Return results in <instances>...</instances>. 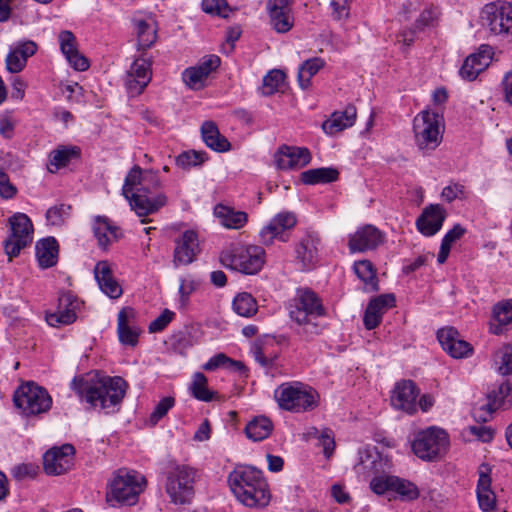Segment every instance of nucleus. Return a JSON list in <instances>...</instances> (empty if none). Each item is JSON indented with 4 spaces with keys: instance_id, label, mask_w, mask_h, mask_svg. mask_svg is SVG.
<instances>
[{
    "instance_id": "1",
    "label": "nucleus",
    "mask_w": 512,
    "mask_h": 512,
    "mask_svg": "<svg viewBox=\"0 0 512 512\" xmlns=\"http://www.w3.org/2000/svg\"><path fill=\"white\" fill-rule=\"evenodd\" d=\"M161 183L156 173L142 171L135 165L127 174L123 185V195L129 200L131 208L139 217H146L157 212L167 203V197L163 193L153 195V191L160 187Z\"/></svg>"
},
{
    "instance_id": "2",
    "label": "nucleus",
    "mask_w": 512,
    "mask_h": 512,
    "mask_svg": "<svg viewBox=\"0 0 512 512\" xmlns=\"http://www.w3.org/2000/svg\"><path fill=\"white\" fill-rule=\"evenodd\" d=\"M71 388L93 408L114 411L120 405L127 383L121 377H75Z\"/></svg>"
},
{
    "instance_id": "3",
    "label": "nucleus",
    "mask_w": 512,
    "mask_h": 512,
    "mask_svg": "<svg viewBox=\"0 0 512 512\" xmlns=\"http://www.w3.org/2000/svg\"><path fill=\"white\" fill-rule=\"evenodd\" d=\"M228 483L236 498L248 507H264L269 503L268 485L260 470L252 466H238L228 476Z\"/></svg>"
},
{
    "instance_id": "4",
    "label": "nucleus",
    "mask_w": 512,
    "mask_h": 512,
    "mask_svg": "<svg viewBox=\"0 0 512 512\" xmlns=\"http://www.w3.org/2000/svg\"><path fill=\"white\" fill-rule=\"evenodd\" d=\"M274 398L282 410L292 413H304L318 407L320 396L311 386L291 381L280 384L274 391Z\"/></svg>"
},
{
    "instance_id": "5",
    "label": "nucleus",
    "mask_w": 512,
    "mask_h": 512,
    "mask_svg": "<svg viewBox=\"0 0 512 512\" xmlns=\"http://www.w3.org/2000/svg\"><path fill=\"white\" fill-rule=\"evenodd\" d=\"M265 251L261 246L231 245L220 254L221 264L243 274H256L264 264Z\"/></svg>"
},
{
    "instance_id": "6",
    "label": "nucleus",
    "mask_w": 512,
    "mask_h": 512,
    "mask_svg": "<svg viewBox=\"0 0 512 512\" xmlns=\"http://www.w3.org/2000/svg\"><path fill=\"white\" fill-rule=\"evenodd\" d=\"M145 478L135 471L118 470L113 477L106 500L114 506L115 503L133 505L143 491Z\"/></svg>"
},
{
    "instance_id": "7",
    "label": "nucleus",
    "mask_w": 512,
    "mask_h": 512,
    "mask_svg": "<svg viewBox=\"0 0 512 512\" xmlns=\"http://www.w3.org/2000/svg\"><path fill=\"white\" fill-rule=\"evenodd\" d=\"M197 470L181 464H174L166 475L165 490L174 504L190 503L194 497Z\"/></svg>"
},
{
    "instance_id": "8",
    "label": "nucleus",
    "mask_w": 512,
    "mask_h": 512,
    "mask_svg": "<svg viewBox=\"0 0 512 512\" xmlns=\"http://www.w3.org/2000/svg\"><path fill=\"white\" fill-rule=\"evenodd\" d=\"M412 451L424 461H436L447 451L448 434L440 428L430 427L418 432L412 441Z\"/></svg>"
},
{
    "instance_id": "9",
    "label": "nucleus",
    "mask_w": 512,
    "mask_h": 512,
    "mask_svg": "<svg viewBox=\"0 0 512 512\" xmlns=\"http://www.w3.org/2000/svg\"><path fill=\"white\" fill-rule=\"evenodd\" d=\"M13 402L25 416H35L51 408L52 398L43 387L34 382H26L14 392Z\"/></svg>"
},
{
    "instance_id": "10",
    "label": "nucleus",
    "mask_w": 512,
    "mask_h": 512,
    "mask_svg": "<svg viewBox=\"0 0 512 512\" xmlns=\"http://www.w3.org/2000/svg\"><path fill=\"white\" fill-rule=\"evenodd\" d=\"M413 132L419 150L424 152L435 150L442 141L439 114L428 110L417 114L413 120Z\"/></svg>"
},
{
    "instance_id": "11",
    "label": "nucleus",
    "mask_w": 512,
    "mask_h": 512,
    "mask_svg": "<svg viewBox=\"0 0 512 512\" xmlns=\"http://www.w3.org/2000/svg\"><path fill=\"white\" fill-rule=\"evenodd\" d=\"M8 222L11 234L4 242L5 253L9 260L17 257L21 250L29 246L33 240V224L30 218L24 213H15Z\"/></svg>"
},
{
    "instance_id": "12",
    "label": "nucleus",
    "mask_w": 512,
    "mask_h": 512,
    "mask_svg": "<svg viewBox=\"0 0 512 512\" xmlns=\"http://www.w3.org/2000/svg\"><path fill=\"white\" fill-rule=\"evenodd\" d=\"M483 25L494 35H512V5L510 3H490L485 5L482 16Z\"/></svg>"
},
{
    "instance_id": "13",
    "label": "nucleus",
    "mask_w": 512,
    "mask_h": 512,
    "mask_svg": "<svg viewBox=\"0 0 512 512\" xmlns=\"http://www.w3.org/2000/svg\"><path fill=\"white\" fill-rule=\"evenodd\" d=\"M296 223V216L292 212L278 213L260 230V242L266 246L272 245L275 239L287 242L289 235L286 231L292 229Z\"/></svg>"
},
{
    "instance_id": "14",
    "label": "nucleus",
    "mask_w": 512,
    "mask_h": 512,
    "mask_svg": "<svg viewBox=\"0 0 512 512\" xmlns=\"http://www.w3.org/2000/svg\"><path fill=\"white\" fill-rule=\"evenodd\" d=\"M75 448L71 444L53 447L43 456V468L48 475H61L73 466Z\"/></svg>"
},
{
    "instance_id": "15",
    "label": "nucleus",
    "mask_w": 512,
    "mask_h": 512,
    "mask_svg": "<svg viewBox=\"0 0 512 512\" xmlns=\"http://www.w3.org/2000/svg\"><path fill=\"white\" fill-rule=\"evenodd\" d=\"M152 61L143 56L134 60L125 76V86L131 96L140 95L151 81Z\"/></svg>"
},
{
    "instance_id": "16",
    "label": "nucleus",
    "mask_w": 512,
    "mask_h": 512,
    "mask_svg": "<svg viewBox=\"0 0 512 512\" xmlns=\"http://www.w3.org/2000/svg\"><path fill=\"white\" fill-rule=\"evenodd\" d=\"M385 235L371 224L359 227L350 234L348 247L350 252H366L377 249L384 243Z\"/></svg>"
},
{
    "instance_id": "17",
    "label": "nucleus",
    "mask_w": 512,
    "mask_h": 512,
    "mask_svg": "<svg viewBox=\"0 0 512 512\" xmlns=\"http://www.w3.org/2000/svg\"><path fill=\"white\" fill-rule=\"evenodd\" d=\"M324 314L321 300L311 290L299 291L290 310V317L294 321H305L306 317H321Z\"/></svg>"
},
{
    "instance_id": "18",
    "label": "nucleus",
    "mask_w": 512,
    "mask_h": 512,
    "mask_svg": "<svg viewBox=\"0 0 512 512\" xmlns=\"http://www.w3.org/2000/svg\"><path fill=\"white\" fill-rule=\"evenodd\" d=\"M418 395L419 390L412 380H402L396 383L392 391L391 404L395 409L414 414L417 411Z\"/></svg>"
},
{
    "instance_id": "19",
    "label": "nucleus",
    "mask_w": 512,
    "mask_h": 512,
    "mask_svg": "<svg viewBox=\"0 0 512 512\" xmlns=\"http://www.w3.org/2000/svg\"><path fill=\"white\" fill-rule=\"evenodd\" d=\"M175 244L173 263L176 267L191 264L200 251L198 236L193 230L184 231Z\"/></svg>"
},
{
    "instance_id": "20",
    "label": "nucleus",
    "mask_w": 512,
    "mask_h": 512,
    "mask_svg": "<svg viewBox=\"0 0 512 512\" xmlns=\"http://www.w3.org/2000/svg\"><path fill=\"white\" fill-rule=\"evenodd\" d=\"M311 161V153L305 147L282 146L275 155V163L281 170L299 169Z\"/></svg>"
},
{
    "instance_id": "21",
    "label": "nucleus",
    "mask_w": 512,
    "mask_h": 512,
    "mask_svg": "<svg viewBox=\"0 0 512 512\" xmlns=\"http://www.w3.org/2000/svg\"><path fill=\"white\" fill-rule=\"evenodd\" d=\"M437 339L442 348L453 358L468 357L473 351L471 344L460 339L458 331L453 327L438 330Z\"/></svg>"
},
{
    "instance_id": "22",
    "label": "nucleus",
    "mask_w": 512,
    "mask_h": 512,
    "mask_svg": "<svg viewBox=\"0 0 512 512\" xmlns=\"http://www.w3.org/2000/svg\"><path fill=\"white\" fill-rule=\"evenodd\" d=\"M80 307L78 299L69 292L62 293L59 297L58 311L46 316L50 326L68 325L76 320V310Z\"/></svg>"
},
{
    "instance_id": "23",
    "label": "nucleus",
    "mask_w": 512,
    "mask_h": 512,
    "mask_svg": "<svg viewBox=\"0 0 512 512\" xmlns=\"http://www.w3.org/2000/svg\"><path fill=\"white\" fill-rule=\"evenodd\" d=\"M445 218V209L439 204H431L417 218L416 227L421 234L430 237L441 229Z\"/></svg>"
},
{
    "instance_id": "24",
    "label": "nucleus",
    "mask_w": 512,
    "mask_h": 512,
    "mask_svg": "<svg viewBox=\"0 0 512 512\" xmlns=\"http://www.w3.org/2000/svg\"><path fill=\"white\" fill-rule=\"evenodd\" d=\"M395 305L393 294H382L372 299L365 310L363 323L367 330L375 329L381 322L384 313Z\"/></svg>"
},
{
    "instance_id": "25",
    "label": "nucleus",
    "mask_w": 512,
    "mask_h": 512,
    "mask_svg": "<svg viewBox=\"0 0 512 512\" xmlns=\"http://www.w3.org/2000/svg\"><path fill=\"white\" fill-rule=\"evenodd\" d=\"M94 276L100 290L111 299L119 298L122 287L114 277L111 267L107 261H99L94 267Z\"/></svg>"
},
{
    "instance_id": "26",
    "label": "nucleus",
    "mask_w": 512,
    "mask_h": 512,
    "mask_svg": "<svg viewBox=\"0 0 512 512\" xmlns=\"http://www.w3.org/2000/svg\"><path fill=\"white\" fill-rule=\"evenodd\" d=\"M136 312L131 307H124L118 313L117 318V332L119 341L124 345L136 346L140 329L131 326L130 323L135 319Z\"/></svg>"
},
{
    "instance_id": "27",
    "label": "nucleus",
    "mask_w": 512,
    "mask_h": 512,
    "mask_svg": "<svg viewBox=\"0 0 512 512\" xmlns=\"http://www.w3.org/2000/svg\"><path fill=\"white\" fill-rule=\"evenodd\" d=\"M357 110L352 104L345 107L343 111H335L322 124V129L327 135H335L349 127L356 121Z\"/></svg>"
},
{
    "instance_id": "28",
    "label": "nucleus",
    "mask_w": 512,
    "mask_h": 512,
    "mask_svg": "<svg viewBox=\"0 0 512 512\" xmlns=\"http://www.w3.org/2000/svg\"><path fill=\"white\" fill-rule=\"evenodd\" d=\"M491 61L488 46H481L478 53L469 55L460 68V75L463 79L473 81L484 71Z\"/></svg>"
},
{
    "instance_id": "29",
    "label": "nucleus",
    "mask_w": 512,
    "mask_h": 512,
    "mask_svg": "<svg viewBox=\"0 0 512 512\" xmlns=\"http://www.w3.org/2000/svg\"><path fill=\"white\" fill-rule=\"evenodd\" d=\"M37 48V44L32 40L17 43L6 56V69L10 73L22 71L27 59L36 53Z\"/></svg>"
},
{
    "instance_id": "30",
    "label": "nucleus",
    "mask_w": 512,
    "mask_h": 512,
    "mask_svg": "<svg viewBox=\"0 0 512 512\" xmlns=\"http://www.w3.org/2000/svg\"><path fill=\"white\" fill-rule=\"evenodd\" d=\"M490 472L491 469L488 465L482 464L480 466L476 489L479 507L486 512L493 510L496 503V496L491 490Z\"/></svg>"
},
{
    "instance_id": "31",
    "label": "nucleus",
    "mask_w": 512,
    "mask_h": 512,
    "mask_svg": "<svg viewBox=\"0 0 512 512\" xmlns=\"http://www.w3.org/2000/svg\"><path fill=\"white\" fill-rule=\"evenodd\" d=\"M93 232L99 247L102 249H107L112 242L117 241L122 236L120 228L113 225L106 216H96L94 218Z\"/></svg>"
},
{
    "instance_id": "32",
    "label": "nucleus",
    "mask_w": 512,
    "mask_h": 512,
    "mask_svg": "<svg viewBox=\"0 0 512 512\" xmlns=\"http://www.w3.org/2000/svg\"><path fill=\"white\" fill-rule=\"evenodd\" d=\"M319 238L313 233L307 232L295 245L296 259L303 268L311 267L317 258V245Z\"/></svg>"
},
{
    "instance_id": "33",
    "label": "nucleus",
    "mask_w": 512,
    "mask_h": 512,
    "mask_svg": "<svg viewBox=\"0 0 512 512\" xmlns=\"http://www.w3.org/2000/svg\"><path fill=\"white\" fill-rule=\"evenodd\" d=\"M201 136L206 146L213 151L223 153L231 149L230 142L220 133L214 121L209 120L202 123Z\"/></svg>"
},
{
    "instance_id": "34",
    "label": "nucleus",
    "mask_w": 512,
    "mask_h": 512,
    "mask_svg": "<svg viewBox=\"0 0 512 512\" xmlns=\"http://www.w3.org/2000/svg\"><path fill=\"white\" fill-rule=\"evenodd\" d=\"M510 323H512V299L499 301L492 308L489 331L494 335H500L504 332V327Z\"/></svg>"
},
{
    "instance_id": "35",
    "label": "nucleus",
    "mask_w": 512,
    "mask_h": 512,
    "mask_svg": "<svg viewBox=\"0 0 512 512\" xmlns=\"http://www.w3.org/2000/svg\"><path fill=\"white\" fill-rule=\"evenodd\" d=\"M36 258L41 268H50L57 264L59 245L54 237L44 238L36 243Z\"/></svg>"
},
{
    "instance_id": "36",
    "label": "nucleus",
    "mask_w": 512,
    "mask_h": 512,
    "mask_svg": "<svg viewBox=\"0 0 512 512\" xmlns=\"http://www.w3.org/2000/svg\"><path fill=\"white\" fill-rule=\"evenodd\" d=\"M214 215L221 225L228 229H240L248 221V215L244 211H237L232 207L217 204L214 208Z\"/></svg>"
},
{
    "instance_id": "37",
    "label": "nucleus",
    "mask_w": 512,
    "mask_h": 512,
    "mask_svg": "<svg viewBox=\"0 0 512 512\" xmlns=\"http://www.w3.org/2000/svg\"><path fill=\"white\" fill-rule=\"evenodd\" d=\"M79 156L80 149L78 147L60 146L50 152L47 168L49 172L56 173L59 169L66 167L72 159Z\"/></svg>"
},
{
    "instance_id": "38",
    "label": "nucleus",
    "mask_w": 512,
    "mask_h": 512,
    "mask_svg": "<svg viewBox=\"0 0 512 512\" xmlns=\"http://www.w3.org/2000/svg\"><path fill=\"white\" fill-rule=\"evenodd\" d=\"M355 469L357 473L363 474L364 476L376 474L382 469L381 456L376 451L368 449L360 450Z\"/></svg>"
},
{
    "instance_id": "39",
    "label": "nucleus",
    "mask_w": 512,
    "mask_h": 512,
    "mask_svg": "<svg viewBox=\"0 0 512 512\" xmlns=\"http://www.w3.org/2000/svg\"><path fill=\"white\" fill-rule=\"evenodd\" d=\"M273 430L272 421L265 416H258L245 427V433L253 441H262L268 438Z\"/></svg>"
},
{
    "instance_id": "40",
    "label": "nucleus",
    "mask_w": 512,
    "mask_h": 512,
    "mask_svg": "<svg viewBox=\"0 0 512 512\" xmlns=\"http://www.w3.org/2000/svg\"><path fill=\"white\" fill-rule=\"evenodd\" d=\"M339 172L335 168L322 167L309 169L301 173V181L307 185L331 183L338 179Z\"/></svg>"
},
{
    "instance_id": "41",
    "label": "nucleus",
    "mask_w": 512,
    "mask_h": 512,
    "mask_svg": "<svg viewBox=\"0 0 512 512\" xmlns=\"http://www.w3.org/2000/svg\"><path fill=\"white\" fill-rule=\"evenodd\" d=\"M353 269L357 277L366 285L370 291H378V280L376 270L369 260L356 261Z\"/></svg>"
},
{
    "instance_id": "42",
    "label": "nucleus",
    "mask_w": 512,
    "mask_h": 512,
    "mask_svg": "<svg viewBox=\"0 0 512 512\" xmlns=\"http://www.w3.org/2000/svg\"><path fill=\"white\" fill-rule=\"evenodd\" d=\"M135 27L138 39V46L140 49L146 50L150 48L157 39V30L152 22L140 19L135 20Z\"/></svg>"
},
{
    "instance_id": "43",
    "label": "nucleus",
    "mask_w": 512,
    "mask_h": 512,
    "mask_svg": "<svg viewBox=\"0 0 512 512\" xmlns=\"http://www.w3.org/2000/svg\"><path fill=\"white\" fill-rule=\"evenodd\" d=\"M232 307L235 313L246 318L254 316L258 311L256 299L247 292L238 293L234 297Z\"/></svg>"
},
{
    "instance_id": "44",
    "label": "nucleus",
    "mask_w": 512,
    "mask_h": 512,
    "mask_svg": "<svg viewBox=\"0 0 512 512\" xmlns=\"http://www.w3.org/2000/svg\"><path fill=\"white\" fill-rule=\"evenodd\" d=\"M512 392V382L510 380H505L497 389L492 390L488 394V403L486 404L487 413L494 412L496 409L504 407L506 405V398Z\"/></svg>"
},
{
    "instance_id": "45",
    "label": "nucleus",
    "mask_w": 512,
    "mask_h": 512,
    "mask_svg": "<svg viewBox=\"0 0 512 512\" xmlns=\"http://www.w3.org/2000/svg\"><path fill=\"white\" fill-rule=\"evenodd\" d=\"M324 66V60L318 57L306 60L298 70V82L302 89L311 85V78Z\"/></svg>"
},
{
    "instance_id": "46",
    "label": "nucleus",
    "mask_w": 512,
    "mask_h": 512,
    "mask_svg": "<svg viewBox=\"0 0 512 512\" xmlns=\"http://www.w3.org/2000/svg\"><path fill=\"white\" fill-rule=\"evenodd\" d=\"M190 391L194 398L200 401L209 402L213 400L215 392L210 391L207 387V378L201 372H196L193 375V380L190 385Z\"/></svg>"
},
{
    "instance_id": "47",
    "label": "nucleus",
    "mask_w": 512,
    "mask_h": 512,
    "mask_svg": "<svg viewBox=\"0 0 512 512\" xmlns=\"http://www.w3.org/2000/svg\"><path fill=\"white\" fill-rule=\"evenodd\" d=\"M285 74L279 69L269 71L263 78L262 94L270 96L279 91L284 84Z\"/></svg>"
},
{
    "instance_id": "48",
    "label": "nucleus",
    "mask_w": 512,
    "mask_h": 512,
    "mask_svg": "<svg viewBox=\"0 0 512 512\" xmlns=\"http://www.w3.org/2000/svg\"><path fill=\"white\" fill-rule=\"evenodd\" d=\"M207 159V154L204 151L190 150L182 152L176 158V164L182 169H190L204 163Z\"/></svg>"
},
{
    "instance_id": "49",
    "label": "nucleus",
    "mask_w": 512,
    "mask_h": 512,
    "mask_svg": "<svg viewBox=\"0 0 512 512\" xmlns=\"http://www.w3.org/2000/svg\"><path fill=\"white\" fill-rule=\"evenodd\" d=\"M392 492H396L402 498L407 500H414L419 496V491L416 485L397 476H394Z\"/></svg>"
},
{
    "instance_id": "50",
    "label": "nucleus",
    "mask_w": 512,
    "mask_h": 512,
    "mask_svg": "<svg viewBox=\"0 0 512 512\" xmlns=\"http://www.w3.org/2000/svg\"><path fill=\"white\" fill-rule=\"evenodd\" d=\"M183 81L185 84L192 89H199L203 86V83L207 76V70H202L201 67H190L185 69L183 72Z\"/></svg>"
},
{
    "instance_id": "51",
    "label": "nucleus",
    "mask_w": 512,
    "mask_h": 512,
    "mask_svg": "<svg viewBox=\"0 0 512 512\" xmlns=\"http://www.w3.org/2000/svg\"><path fill=\"white\" fill-rule=\"evenodd\" d=\"M270 24L278 33H286L293 27L291 12L268 13Z\"/></svg>"
},
{
    "instance_id": "52",
    "label": "nucleus",
    "mask_w": 512,
    "mask_h": 512,
    "mask_svg": "<svg viewBox=\"0 0 512 512\" xmlns=\"http://www.w3.org/2000/svg\"><path fill=\"white\" fill-rule=\"evenodd\" d=\"M299 326V333L307 338H313L323 332L325 324L319 321V317H306L305 321H295Z\"/></svg>"
},
{
    "instance_id": "53",
    "label": "nucleus",
    "mask_w": 512,
    "mask_h": 512,
    "mask_svg": "<svg viewBox=\"0 0 512 512\" xmlns=\"http://www.w3.org/2000/svg\"><path fill=\"white\" fill-rule=\"evenodd\" d=\"M71 207L65 204H58L50 207L46 212V221L52 226H61L69 215Z\"/></svg>"
},
{
    "instance_id": "54",
    "label": "nucleus",
    "mask_w": 512,
    "mask_h": 512,
    "mask_svg": "<svg viewBox=\"0 0 512 512\" xmlns=\"http://www.w3.org/2000/svg\"><path fill=\"white\" fill-rule=\"evenodd\" d=\"M175 399L171 396L164 397L155 406V409L150 415V422L155 425L160 419H162L168 411L174 406Z\"/></svg>"
},
{
    "instance_id": "55",
    "label": "nucleus",
    "mask_w": 512,
    "mask_h": 512,
    "mask_svg": "<svg viewBox=\"0 0 512 512\" xmlns=\"http://www.w3.org/2000/svg\"><path fill=\"white\" fill-rule=\"evenodd\" d=\"M438 15L439 11L437 7L431 5L425 8L420 14L419 18L416 20L415 28L418 30H423L425 27L434 25Z\"/></svg>"
},
{
    "instance_id": "56",
    "label": "nucleus",
    "mask_w": 512,
    "mask_h": 512,
    "mask_svg": "<svg viewBox=\"0 0 512 512\" xmlns=\"http://www.w3.org/2000/svg\"><path fill=\"white\" fill-rule=\"evenodd\" d=\"M393 480L394 476L390 475L376 476L370 481V488L378 495H382L386 492H392Z\"/></svg>"
},
{
    "instance_id": "57",
    "label": "nucleus",
    "mask_w": 512,
    "mask_h": 512,
    "mask_svg": "<svg viewBox=\"0 0 512 512\" xmlns=\"http://www.w3.org/2000/svg\"><path fill=\"white\" fill-rule=\"evenodd\" d=\"M330 7L334 20H345L350 16L351 0H331Z\"/></svg>"
},
{
    "instance_id": "58",
    "label": "nucleus",
    "mask_w": 512,
    "mask_h": 512,
    "mask_svg": "<svg viewBox=\"0 0 512 512\" xmlns=\"http://www.w3.org/2000/svg\"><path fill=\"white\" fill-rule=\"evenodd\" d=\"M175 313L169 309H164L163 312L153 320L148 327L150 333H156L164 330L167 325L174 318Z\"/></svg>"
},
{
    "instance_id": "59",
    "label": "nucleus",
    "mask_w": 512,
    "mask_h": 512,
    "mask_svg": "<svg viewBox=\"0 0 512 512\" xmlns=\"http://www.w3.org/2000/svg\"><path fill=\"white\" fill-rule=\"evenodd\" d=\"M58 40L62 53L66 56L78 50L76 38L71 31L64 30L59 33Z\"/></svg>"
},
{
    "instance_id": "60",
    "label": "nucleus",
    "mask_w": 512,
    "mask_h": 512,
    "mask_svg": "<svg viewBox=\"0 0 512 512\" xmlns=\"http://www.w3.org/2000/svg\"><path fill=\"white\" fill-rule=\"evenodd\" d=\"M499 354L501 355V365L498 367V372L503 376L512 374V344L503 346Z\"/></svg>"
},
{
    "instance_id": "61",
    "label": "nucleus",
    "mask_w": 512,
    "mask_h": 512,
    "mask_svg": "<svg viewBox=\"0 0 512 512\" xmlns=\"http://www.w3.org/2000/svg\"><path fill=\"white\" fill-rule=\"evenodd\" d=\"M38 473V466L34 464H20L13 468L14 478L21 481L27 478H34Z\"/></svg>"
},
{
    "instance_id": "62",
    "label": "nucleus",
    "mask_w": 512,
    "mask_h": 512,
    "mask_svg": "<svg viewBox=\"0 0 512 512\" xmlns=\"http://www.w3.org/2000/svg\"><path fill=\"white\" fill-rule=\"evenodd\" d=\"M16 193L17 189L10 182L8 174L0 168V196L4 199H11Z\"/></svg>"
},
{
    "instance_id": "63",
    "label": "nucleus",
    "mask_w": 512,
    "mask_h": 512,
    "mask_svg": "<svg viewBox=\"0 0 512 512\" xmlns=\"http://www.w3.org/2000/svg\"><path fill=\"white\" fill-rule=\"evenodd\" d=\"M65 57L69 64L77 71H85L89 68L88 59L78 50L72 52L71 54H67Z\"/></svg>"
},
{
    "instance_id": "64",
    "label": "nucleus",
    "mask_w": 512,
    "mask_h": 512,
    "mask_svg": "<svg viewBox=\"0 0 512 512\" xmlns=\"http://www.w3.org/2000/svg\"><path fill=\"white\" fill-rule=\"evenodd\" d=\"M469 430L472 435L476 436L479 440L486 443L490 442L494 436V430L488 426H470Z\"/></svg>"
}]
</instances>
